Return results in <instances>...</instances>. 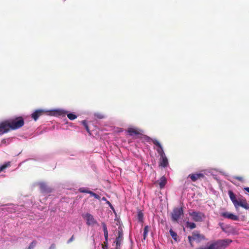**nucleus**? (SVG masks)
Listing matches in <instances>:
<instances>
[{
    "instance_id": "obj_11",
    "label": "nucleus",
    "mask_w": 249,
    "mask_h": 249,
    "mask_svg": "<svg viewBox=\"0 0 249 249\" xmlns=\"http://www.w3.org/2000/svg\"><path fill=\"white\" fill-rule=\"evenodd\" d=\"M192 181H196L197 180L201 179L205 177V176L202 173H195V174H190L188 176Z\"/></svg>"
},
{
    "instance_id": "obj_39",
    "label": "nucleus",
    "mask_w": 249,
    "mask_h": 249,
    "mask_svg": "<svg viewBox=\"0 0 249 249\" xmlns=\"http://www.w3.org/2000/svg\"><path fill=\"white\" fill-rule=\"evenodd\" d=\"M147 233H145V232H143V239L145 240L147 237Z\"/></svg>"
},
{
    "instance_id": "obj_30",
    "label": "nucleus",
    "mask_w": 249,
    "mask_h": 249,
    "mask_svg": "<svg viewBox=\"0 0 249 249\" xmlns=\"http://www.w3.org/2000/svg\"><path fill=\"white\" fill-rule=\"evenodd\" d=\"M95 116L99 119H103L105 117L103 114L100 113H97L95 114Z\"/></svg>"
},
{
    "instance_id": "obj_7",
    "label": "nucleus",
    "mask_w": 249,
    "mask_h": 249,
    "mask_svg": "<svg viewBox=\"0 0 249 249\" xmlns=\"http://www.w3.org/2000/svg\"><path fill=\"white\" fill-rule=\"evenodd\" d=\"M83 217L86 220V223L89 226L97 224V221L93 216L89 213H87Z\"/></svg>"
},
{
    "instance_id": "obj_34",
    "label": "nucleus",
    "mask_w": 249,
    "mask_h": 249,
    "mask_svg": "<svg viewBox=\"0 0 249 249\" xmlns=\"http://www.w3.org/2000/svg\"><path fill=\"white\" fill-rule=\"evenodd\" d=\"M104 236L105 240H106V242H107L108 240V232H104Z\"/></svg>"
},
{
    "instance_id": "obj_2",
    "label": "nucleus",
    "mask_w": 249,
    "mask_h": 249,
    "mask_svg": "<svg viewBox=\"0 0 249 249\" xmlns=\"http://www.w3.org/2000/svg\"><path fill=\"white\" fill-rule=\"evenodd\" d=\"M11 130H16L22 127L24 124V121L22 117H18L8 120Z\"/></svg>"
},
{
    "instance_id": "obj_26",
    "label": "nucleus",
    "mask_w": 249,
    "mask_h": 249,
    "mask_svg": "<svg viewBox=\"0 0 249 249\" xmlns=\"http://www.w3.org/2000/svg\"><path fill=\"white\" fill-rule=\"evenodd\" d=\"M10 165V162H7V163L2 165V166H1L0 167V172L3 171L4 169L6 168L7 167L9 166Z\"/></svg>"
},
{
    "instance_id": "obj_10",
    "label": "nucleus",
    "mask_w": 249,
    "mask_h": 249,
    "mask_svg": "<svg viewBox=\"0 0 249 249\" xmlns=\"http://www.w3.org/2000/svg\"><path fill=\"white\" fill-rule=\"evenodd\" d=\"M142 130L141 129L134 128V127H129L127 130V132L130 136H134V135H142L141 132Z\"/></svg>"
},
{
    "instance_id": "obj_36",
    "label": "nucleus",
    "mask_w": 249,
    "mask_h": 249,
    "mask_svg": "<svg viewBox=\"0 0 249 249\" xmlns=\"http://www.w3.org/2000/svg\"><path fill=\"white\" fill-rule=\"evenodd\" d=\"M74 240V236L72 235L71 238L68 241V243H71V242L73 241Z\"/></svg>"
},
{
    "instance_id": "obj_28",
    "label": "nucleus",
    "mask_w": 249,
    "mask_h": 249,
    "mask_svg": "<svg viewBox=\"0 0 249 249\" xmlns=\"http://www.w3.org/2000/svg\"><path fill=\"white\" fill-rule=\"evenodd\" d=\"M233 178L242 182H243L245 181L244 178L243 177L234 176Z\"/></svg>"
},
{
    "instance_id": "obj_15",
    "label": "nucleus",
    "mask_w": 249,
    "mask_h": 249,
    "mask_svg": "<svg viewBox=\"0 0 249 249\" xmlns=\"http://www.w3.org/2000/svg\"><path fill=\"white\" fill-rule=\"evenodd\" d=\"M39 188L42 193H49L52 192V189L49 187L45 183H40Z\"/></svg>"
},
{
    "instance_id": "obj_20",
    "label": "nucleus",
    "mask_w": 249,
    "mask_h": 249,
    "mask_svg": "<svg viewBox=\"0 0 249 249\" xmlns=\"http://www.w3.org/2000/svg\"><path fill=\"white\" fill-rule=\"evenodd\" d=\"M186 227L187 228H189L191 230L195 229L196 227V224L193 222H190L187 221L186 223Z\"/></svg>"
},
{
    "instance_id": "obj_21",
    "label": "nucleus",
    "mask_w": 249,
    "mask_h": 249,
    "mask_svg": "<svg viewBox=\"0 0 249 249\" xmlns=\"http://www.w3.org/2000/svg\"><path fill=\"white\" fill-rule=\"evenodd\" d=\"M81 123L83 124V125L84 126L86 130L89 133V134H91L89 128V126L88 125V124L87 123V122L86 120H83L81 122Z\"/></svg>"
},
{
    "instance_id": "obj_43",
    "label": "nucleus",
    "mask_w": 249,
    "mask_h": 249,
    "mask_svg": "<svg viewBox=\"0 0 249 249\" xmlns=\"http://www.w3.org/2000/svg\"><path fill=\"white\" fill-rule=\"evenodd\" d=\"M104 246H106L107 245V242L106 241L105 242H104Z\"/></svg>"
},
{
    "instance_id": "obj_4",
    "label": "nucleus",
    "mask_w": 249,
    "mask_h": 249,
    "mask_svg": "<svg viewBox=\"0 0 249 249\" xmlns=\"http://www.w3.org/2000/svg\"><path fill=\"white\" fill-rule=\"evenodd\" d=\"M183 215V209L181 208H175L173 209L171 213L172 220L174 222H178L181 216Z\"/></svg>"
},
{
    "instance_id": "obj_23",
    "label": "nucleus",
    "mask_w": 249,
    "mask_h": 249,
    "mask_svg": "<svg viewBox=\"0 0 249 249\" xmlns=\"http://www.w3.org/2000/svg\"><path fill=\"white\" fill-rule=\"evenodd\" d=\"M68 118L70 120H73L77 118V116L73 113H70L67 114Z\"/></svg>"
},
{
    "instance_id": "obj_6",
    "label": "nucleus",
    "mask_w": 249,
    "mask_h": 249,
    "mask_svg": "<svg viewBox=\"0 0 249 249\" xmlns=\"http://www.w3.org/2000/svg\"><path fill=\"white\" fill-rule=\"evenodd\" d=\"M219 249H225L227 248L232 242V240L230 239H225L222 240H216Z\"/></svg>"
},
{
    "instance_id": "obj_38",
    "label": "nucleus",
    "mask_w": 249,
    "mask_h": 249,
    "mask_svg": "<svg viewBox=\"0 0 249 249\" xmlns=\"http://www.w3.org/2000/svg\"><path fill=\"white\" fill-rule=\"evenodd\" d=\"M87 193L90 194L92 196H93V195L95 194L94 192H93L91 191H89H89H88Z\"/></svg>"
},
{
    "instance_id": "obj_16",
    "label": "nucleus",
    "mask_w": 249,
    "mask_h": 249,
    "mask_svg": "<svg viewBox=\"0 0 249 249\" xmlns=\"http://www.w3.org/2000/svg\"><path fill=\"white\" fill-rule=\"evenodd\" d=\"M160 165L163 167H166L168 165V160L165 155L160 157Z\"/></svg>"
},
{
    "instance_id": "obj_3",
    "label": "nucleus",
    "mask_w": 249,
    "mask_h": 249,
    "mask_svg": "<svg viewBox=\"0 0 249 249\" xmlns=\"http://www.w3.org/2000/svg\"><path fill=\"white\" fill-rule=\"evenodd\" d=\"M189 214L192 217V219L196 222H202L206 218L205 214L200 212L193 211L189 213Z\"/></svg>"
},
{
    "instance_id": "obj_17",
    "label": "nucleus",
    "mask_w": 249,
    "mask_h": 249,
    "mask_svg": "<svg viewBox=\"0 0 249 249\" xmlns=\"http://www.w3.org/2000/svg\"><path fill=\"white\" fill-rule=\"evenodd\" d=\"M228 194H229V197H230L231 201L233 203L234 206H236V204H237V200L236 199V196L233 193V192L231 190H229L228 191Z\"/></svg>"
},
{
    "instance_id": "obj_5",
    "label": "nucleus",
    "mask_w": 249,
    "mask_h": 249,
    "mask_svg": "<svg viewBox=\"0 0 249 249\" xmlns=\"http://www.w3.org/2000/svg\"><path fill=\"white\" fill-rule=\"evenodd\" d=\"M11 129L8 120L3 121L0 123V135L8 132Z\"/></svg>"
},
{
    "instance_id": "obj_29",
    "label": "nucleus",
    "mask_w": 249,
    "mask_h": 249,
    "mask_svg": "<svg viewBox=\"0 0 249 249\" xmlns=\"http://www.w3.org/2000/svg\"><path fill=\"white\" fill-rule=\"evenodd\" d=\"M143 213L141 212H139L138 214V218L140 221H142L143 219Z\"/></svg>"
},
{
    "instance_id": "obj_14",
    "label": "nucleus",
    "mask_w": 249,
    "mask_h": 249,
    "mask_svg": "<svg viewBox=\"0 0 249 249\" xmlns=\"http://www.w3.org/2000/svg\"><path fill=\"white\" fill-rule=\"evenodd\" d=\"M45 111L42 109H38L36 110L34 112H33L31 116L32 118L35 120L36 121L38 118L43 115L45 113Z\"/></svg>"
},
{
    "instance_id": "obj_24",
    "label": "nucleus",
    "mask_w": 249,
    "mask_h": 249,
    "mask_svg": "<svg viewBox=\"0 0 249 249\" xmlns=\"http://www.w3.org/2000/svg\"><path fill=\"white\" fill-rule=\"evenodd\" d=\"M141 138L147 142H150L151 141L152 142V140H154V139H152L149 137H148L146 135H142Z\"/></svg>"
},
{
    "instance_id": "obj_42",
    "label": "nucleus",
    "mask_w": 249,
    "mask_h": 249,
    "mask_svg": "<svg viewBox=\"0 0 249 249\" xmlns=\"http://www.w3.org/2000/svg\"><path fill=\"white\" fill-rule=\"evenodd\" d=\"M102 248L103 249H107V245L106 246H104V245H102Z\"/></svg>"
},
{
    "instance_id": "obj_27",
    "label": "nucleus",
    "mask_w": 249,
    "mask_h": 249,
    "mask_svg": "<svg viewBox=\"0 0 249 249\" xmlns=\"http://www.w3.org/2000/svg\"><path fill=\"white\" fill-rule=\"evenodd\" d=\"M36 241L35 240H34L32 242V243L30 244L28 248L26 249H33L34 247L36 246Z\"/></svg>"
},
{
    "instance_id": "obj_13",
    "label": "nucleus",
    "mask_w": 249,
    "mask_h": 249,
    "mask_svg": "<svg viewBox=\"0 0 249 249\" xmlns=\"http://www.w3.org/2000/svg\"><path fill=\"white\" fill-rule=\"evenodd\" d=\"M123 232L121 231H118V236L116 238L115 243H116L115 249H120V246L121 244V241L123 239Z\"/></svg>"
},
{
    "instance_id": "obj_25",
    "label": "nucleus",
    "mask_w": 249,
    "mask_h": 249,
    "mask_svg": "<svg viewBox=\"0 0 249 249\" xmlns=\"http://www.w3.org/2000/svg\"><path fill=\"white\" fill-rule=\"evenodd\" d=\"M56 112L59 115H62L63 116H65L66 115V113H67V111L63 110H56Z\"/></svg>"
},
{
    "instance_id": "obj_9",
    "label": "nucleus",
    "mask_w": 249,
    "mask_h": 249,
    "mask_svg": "<svg viewBox=\"0 0 249 249\" xmlns=\"http://www.w3.org/2000/svg\"><path fill=\"white\" fill-rule=\"evenodd\" d=\"M220 215L224 218H228L233 220L237 221L239 220V217L237 215L233 214L231 213H230L229 212L221 213Z\"/></svg>"
},
{
    "instance_id": "obj_31",
    "label": "nucleus",
    "mask_w": 249,
    "mask_h": 249,
    "mask_svg": "<svg viewBox=\"0 0 249 249\" xmlns=\"http://www.w3.org/2000/svg\"><path fill=\"white\" fill-rule=\"evenodd\" d=\"M79 191L80 193H87L88 191H89L88 190L84 188H80L79 189Z\"/></svg>"
},
{
    "instance_id": "obj_35",
    "label": "nucleus",
    "mask_w": 249,
    "mask_h": 249,
    "mask_svg": "<svg viewBox=\"0 0 249 249\" xmlns=\"http://www.w3.org/2000/svg\"><path fill=\"white\" fill-rule=\"evenodd\" d=\"M93 196H94L95 198L97 199H100V196L98 195L97 194H96V193H95Z\"/></svg>"
},
{
    "instance_id": "obj_40",
    "label": "nucleus",
    "mask_w": 249,
    "mask_h": 249,
    "mask_svg": "<svg viewBox=\"0 0 249 249\" xmlns=\"http://www.w3.org/2000/svg\"><path fill=\"white\" fill-rule=\"evenodd\" d=\"M244 190L249 193V187H245L244 188Z\"/></svg>"
},
{
    "instance_id": "obj_8",
    "label": "nucleus",
    "mask_w": 249,
    "mask_h": 249,
    "mask_svg": "<svg viewBox=\"0 0 249 249\" xmlns=\"http://www.w3.org/2000/svg\"><path fill=\"white\" fill-rule=\"evenodd\" d=\"M239 206L244 208L246 210H249V204L247 203L246 199L245 198L237 200V204L235 206V208L237 210Z\"/></svg>"
},
{
    "instance_id": "obj_12",
    "label": "nucleus",
    "mask_w": 249,
    "mask_h": 249,
    "mask_svg": "<svg viewBox=\"0 0 249 249\" xmlns=\"http://www.w3.org/2000/svg\"><path fill=\"white\" fill-rule=\"evenodd\" d=\"M152 142L159 147L157 151L160 157L165 155L161 145L157 140L155 139L152 140Z\"/></svg>"
},
{
    "instance_id": "obj_41",
    "label": "nucleus",
    "mask_w": 249,
    "mask_h": 249,
    "mask_svg": "<svg viewBox=\"0 0 249 249\" xmlns=\"http://www.w3.org/2000/svg\"><path fill=\"white\" fill-rule=\"evenodd\" d=\"M196 249H208V248L207 247H200V248H197Z\"/></svg>"
},
{
    "instance_id": "obj_45",
    "label": "nucleus",
    "mask_w": 249,
    "mask_h": 249,
    "mask_svg": "<svg viewBox=\"0 0 249 249\" xmlns=\"http://www.w3.org/2000/svg\"><path fill=\"white\" fill-rule=\"evenodd\" d=\"M107 203H108V204H110V202H109V201H107Z\"/></svg>"
},
{
    "instance_id": "obj_22",
    "label": "nucleus",
    "mask_w": 249,
    "mask_h": 249,
    "mask_svg": "<svg viewBox=\"0 0 249 249\" xmlns=\"http://www.w3.org/2000/svg\"><path fill=\"white\" fill-rule=\"evenodd\" d=\"M169 232H170V235L172 237V238L175 240L176 241L177 239V237H178V235H177V233L176 232H175L174 231H173L172 230V229H170L169 231Z\"/></svg>"
},
{
    "instance_id": "obj_44",
    "label": "nucleus",
    "mask_w": 249,
    "mask_h": 249,
    "mask_svg": "<svg viewBox=\"0 0 249 249\" xmlns=\"http://www.w3.org/2000/svg\"><path fill=\"white\" fill-rule=\"evenodd\" d=\"M102 200H104V201H106V200H107V199L106 198V197H103L102 198Z\"/></svg>"
},
{
    "instance_id": "obj_18",
    "label": "nucleus",
    "mask_w": 249,
    "mask_h": 249,
    "mask_svg": "<svg viewBox=\"0 0 249 249\" xmlns=\"http://www.w3.org/2000/svg\"><path fill=\"white\" fill-rule=\"evenodd\" d=\"M159 184L160 189L164 187L167 183V179L164 176H162L160 180H158Z\"/></svg>"
},
{
    "instance_id": "obj_19",
    "label": "nucleus",
    "mask_w": 249,
    "mask_h": 249,
    "mask_svg": "<svg viewBox=\"0 0 249 249\" xmlns=\"http://www.w3.org/2000/svg\"><path fill=\"white\" fill-rule=\"evenodd\" d=\"M207 248L208 249H219L216 241H214L210 244V245L207 247Z\"/></svg>"
},
{
    "instance_id": "obj_1",
    "label": "nucleus",
    "mask_w": 249,
    "mask_h": 249,
    "mask_svg": "<svg viewBox=\"0 0 249 249\" xmlns=\"http://www.w3.org/2000/svg\"><path fill=\"white\" fill-rule=\"evenodd\" d=\"M188 239L191 247H193V241H195L197 243H200L202 241L206 240V237L204 235L201 234L199 231H196L192 232V236H188Z\"/></svg>"
},
{
    "instance_id": "obj_32",
    "label": "nucleus",
    "mask_w": 249,
    "mask_h": 249,
    "mask_svg": "<svg viewBox=\"0 0 249 249\" xmlns=\"http://www.w3.org/2000/svg\"><path fill=\"white\" fill-rule=\"evenodd\" d=\"M149 231V227L148 226H145L144 228L143 232L147 233Z\"/></svg>"
},
{
    "instance_id": "obj_33",
    "label": "nucleus",
    "mask_w": 249,
    "mask_h": 249,
    "mask_svg": "<svg viewBox=\"0 0 249 249\" xmlns=\"http://www.w3.org/2000/svg\"><path fill=\"white\" fill-rule=\"evenodd\" d=\"M103 231H104V232H108L107 227L105 224H103Z\"/></svg>"
},
{
    "instance_id": "obj_37",
    "label": "nucleus",
    "mask_w": 249,
    "mask_h": 249,
    "mask_svg": "<svg viewBox=\"0 0 249 249\" xmlns=\"http://www.w3.org/2000/svg\"><path fill=\"white\" fill-rule=\"evenodd\" d=\"M55 248V245L54 244H52L49 248V249H54Z\"/></svg>"
}]
</instances>
